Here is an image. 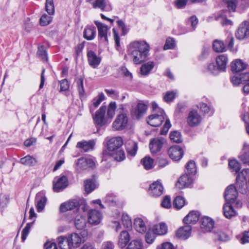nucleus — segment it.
I'll return each instance as SVG.
<instances>
[{"instance_id": "obj_17", "label": "nucleus", "mask_w": 249, "mask_h": 249, "mask_svg": "<svg viewBox=\"0 0 249 249\" xmlns=\"http://www.w3.org/2000/svg\"><path fill=\"white\" fill-rule=\"evenodd\" d=\"M193 183V179L190 174L186 173L181 176L176 183V187L179 189L189 187Z\"/></svg>"}, {"instance_id": "obj_3", "label": "nucleus", "mask_w": 249, "mask_h": 249, "mask_svg": "<svg viewBox=\"0 0 249 249\" xmlns=\"http://www.w3.org/2000/svg\"><path fill=\"white\" fill-rule=\"evenodd\" d=\"M166 115L163 110H160L159 113H154L148 116L147 119L148 124L153 127L160 126L166 120Z\"/></svg>"}, {"instance_id": "obj_31", "label": "nucleus", "mask_w": 249, "mask_h": 249, "mask_svg": "<svg viewBox=\"0 0 249 249\" xmlns=\"http://www.w3.org/2000/svg\"><path fill=\"white\" fill-rule=\"evenodd\" d=\"M147 109V106L143 103H138L134 111V115L139 120L146 113Z\"/></svg>"}, {"instance_id": "obj_48", "label": "nucleus", "mask_w": 249, "mask_h": 249, "mask_svg": "<svg viewBox=\"0 0 249 249\" xmlns=\"http://www.w3.org/2000/svg\"><path fill=\"white\" fill-rule=\"evenodd\" d=\"M37 55L43 62H47L48 59L47 51L45 48H38Z\"/></svg>"}, {"instance_id": "obj_7", "label": "nucleus", "mask_w": 249, "mask_h": 249, "mask_svg": "<svg viewBox=\"0 0 249 249\" xmlns=\"http://www.w3.org/2000/svg\"><path fill=\"white\" fill-rule=\"evenodd\" d=\"M123 144V141L121 137L112 138L107 142V148L104 151H108L109 153L117 151Z\"/></svg>"}, {"instance_id": "obj_50", "label": "nucleus", "mask_w": 249, "mask_h": 249, "mask_svg": "<svg viewBox=\"0 0 249 249\" xmlns=\"http://www.w3.org/2000/svg\"><path fill=\"white\" fill-rule=\"evenodd\" d=\"M35 221L32 222L28 223L25 228L23 229L21 233V240L22 242H24L26 240L32 226L34 224Z\"/></svg>"}, {"instance_id": "obj_40", "label": "nucleus", "mask_w": 249, "mask_h": 249, "mask_svg": "<svg viewBox=\"0 0 249 249\" xmlns=\"http://www.w3.org/2000/svg\"><path fill=\"white\" fill-rule=\"evenodd\" d=\"M77 89L80 98L84 97L85 91L84 88V79L81 77H78L75 79Z\"/></svg>"}, {"instance_id": "obj_14", "label": "nucleus", "mask_w": 249, "mask_h": 249, "mask_svg": "<svg viewBox=\"0 0 249 249\" xmlns=\"http://www.w3.org/2000/svg\"><path fill=\"white\" fill-rule=\"evenodd\" d=\"M104 202L109 206L119 207L122 205L118 196L112 193H108L104 198Z\"/></svg>"}, {"instance_id": "obj_58", "label": "nucleus", "mask_w": 249, "mask_h": 249, "mask_svg": "<svg viewBox=\"0 0 249 249\" xmlns=\"http://www.w3.org/2000/svg\"><path fill=\"white\" fill-rule=\"evenodd\" d=\"M161 206L162 207L166 209H169L171 208L172 205L171 198L169 196H166L163 198L161 203Z\"/></svg>"}, {"instance_id": "obj_15", "label": "nucleus", "mask_w": 249, "mask_h": 249, "mask_svg": "<svg viewBox=\"0 0 249 249\" xmlns=\"http://www.w3.org/2000/svg\"><path fill=\"white\" fill-rule=\"evenodd\" d=\"M68 237L71 249H76L82 243L81 236L79 234L73 232L69 234Z\"/></svg>"}, {"instance_id": "obj_42", "label": "nucleus", "mask_w": 249, "mask_h": 249, "mask_svg": "<svg viewBox=\"0 0 249 249\" xmlns=\"http://www.w3.org/2000/svg\"><path fill=\"white\" fill-rule=\"evenodd\" d=\"M85 191L88 193H90L95 189L94 181L92 179H87L84 181Z\"/></svg>"}, {"instance_id": "obj_22", "label": "nucleus", "mask_w": 249, "mask_h": 249, "mask_svg": "<svg viewBox=\"0 0 249 249\" xmlns=\"http://www.w3.org/2000/svg\"><path fill=\"white\" fill-rule=\"evenodd\" d=\"M125 149L128 158L134 157L138 150L137 143L132 140L128 141L125 145Z\"/></svg>"}, {"instance_id": "obj_33", "label": "nucleus", "mask_w": 249, "mask_h": 249, "mask_svg": "<svg viewBox=\"0 0 249 249\" xmlns=\"http://www.w3.org/2000/svg\"><path fill=\"white\" fill-rule=\"evenodd\" d=\"M155 63L153 61H149L142 64L140 68L141 74L143 76L148 75L155 67Z\"/></svg>"}, {"instance_id": "obj_36", "label": "nucleus", "mask_w": 249, "mask_h": 249, "mask_svg": "<svg viewBox=\"0 0 249 249\" xmlns=\"http://www.w3.org/2000/svg\"><path fill=\"white\" fill-rule=\"evenodd\" d=\"M134 226L136 230L140 233L145 232L146 231V227L143 220L140 218L135 219Z\"/></svg>"}, {"instance_id": "obj_24", "label": "nucleus", "mask_w": 249, "mask_h": 249, "mask_svg": "<svg viewBox=\"0 0 249 249\" xmlns=\"http://www.w3.org/2000/svg\"><path fill=\"white\" fill-rule=\"evenodd\" d=\"M201 229L205 232L212 231L214 226V221L209 217H204L201 219Z\"/></svg>"}, {"instance_id": "obj_28", "label": "nucleus", "mask_w": 249, "mask_h": 249, "mask_svg": "<svg viewBox=\"0 0 249 249\" xmlns=\"http://www.w3.org/2000/svg\"><path fill=\"white\" fill-rule=\"evenodd\" d=\"M199 218L198 212L192 211L183 219V222L186 224H194L198 221Z\"/></svg>"}, {"instance_id": "obj_44", "label": "nucleus", "mask_w": 249, "mask_h": 249, "mask_svg": "<svg viewBox=\"0 0 249 249\" xmlns=\"http://www.w3.org/2000/svg\"><path fill=\"white\" fill-rule=\"evenodd\" d=\"M170 138L171 141L176 143H180L182 142V138L180 132L174 131L170 133Z\"/></svg>"}, {"instance_id": "obj_60", "label": "nucleus", "mask_w": 249, "mask_h": 249, "mask_svg": "<svg viewBox=\"0 0 249 249\" xmlns=\"http://www.w3.org/2000/svg\"><path fill=\"white\" fill-rule=\"evenodd\" d=\"M176 92L172 91H167L165 93L164 95V100L166 102H169L172 101L175 98Z\"/></svg>"}, {"instance_id": "obj_54", "label": "nucleus", "mask_w": 249, "mask_h": 249, "mask_svg": "<svg viewBox=\"0 0 249 249\" xmlns=\"http://www.w3.org/2000/svg\"><path fill=\"white\" fill-rule=\"evenodd\" d=\"M60 84V92L67 91L70 88V83L67 79H64L59 81Z\"/></svg>"}, {"instance_id": "obj_62", "label": "nucleus", "mask_w": 249, "mask_h": 249, "mask_svg": "<svg viewBox=\"0 0 249 249\" xmlns=\"http://www.w3.org/2000/svg\"><path fill=\"white\" fill-rule=\"evenodd\" d=\"M149 47V45L144 40L135 41L130 44V47Z\"/></svg>"}, {"instance_id": "obj_30", "label": "nucleus", "mask_w": 249, "mask_h": 249, "mask_svg": "<svg viewBox=\"0 0 249 249\" xmlns=\"http://www.w3.org/2000/svg\"><path fill=\"white\" fill-rule=\"evenodd\" d=\"M96 34V28L93 26H86L83 32L84 37L88 40H91L93 39Z\"/></svg>"}, {"instance_id": "obj_47", "label": "nucleus", "mask_w": 249, "mask_h": 249, "mask_svg": "<svg viewBox=\"0 0 249 249\" xmlns=\"http://www.w3.org/2000/svg\"><path fill=\"white\" fill-rule=\"evenodd\" d=\"M229 166L231 170L238 173L241 169L240 164L235 160H231L229 162Z\"/></svg>"}, {"instance_id": "obj_13", "label": "nucleus", "mask_w": 249, "mask_h": 249, "mask_svg": "<svg viewBox=\"0 0 249 249\" xmlns=\"http://www.w3.org/2000/svg\"><path fill=\"white\" fill-rule=\"evenodd\" d=\"M102 219V213L96 210H91L88 212V221L92 225L99 224Z\"/></svg>"}, {"instance_id": "obj_9", "label": "nucleus", "mask_w": 249, "mask_h": 249, "mask_svg": "<svg viewBox=\"0 0 249 249\" xmlns=\"http://www.w3.org/2000/svg\"><path fill=\"white\" fill-rule=\"evenodd\" d=\"M237 196L238 192L233 185H230L227 187L224 194V198L227 202H234Z\"/></svg>"}, {"instance_id": "obj_55", "label": "nucleus", "mask_w": 249, "mask_h": 249, "mask_svg": "<svg viewBox=\"0 0 249 249\" xmlns=\"http://www.w3.org/2000/svg\"><path fill=\"white\" fill-rule=\"evenodd\" d=\"M105 99V95L103 93H100L98 96L92 100L93 106L95 108L97 107Z\"/></svg>"}, {"instance_id": "obj_32", "label": "nucleus", "mask_w": 249, "mask_h": 249, "mask_svg": "<svg viewBox=\"0 0 249 249\" xmlns=\"http://www.w3.org/2000/svg\"><path fill=\"white\" fill-rule=\"evenodd\" d=\"M232 203L227 202L223 208L224 214L228 218H230L236 215V212L231 204Z\"/></svg>"}, {"instance_id": "obj_52", "label": "nucleus", "mask_w": 249, "mask_h": 249, "mask_svg": "<svg viewBox=\"0 0 249 249\" xmlns=\"http://www.w3.org/2000/svg\"><path fill=\"white\" fill-rule=\"evenodd\" d=\"M94 8H99L101 10H104L107 5V0H95L94 1L91 2Z\"/></svg>"}, {"instance_id": "obj_49", "label": "nucleus", "mask_w": 249, "mask_h": 249, "mask_svg": "<svg viewBox=\"0 0 249 249\" xmlns=\"http://www.w3.org/2000/svg\"><path fill=\"white\" fill-rule=\"evenodd\" d=\"M142 243L139 240H134L130 242L126 249H142Z\"/></svg>"}, {"instance_id": "obj_6", "label": "nucleus", "mask_w": 249, "mask_h": 249, "mask_svg": "<svg viewBox=\"0 0 249 249\" xmlns=\"http://www.w3.org/2000/svg\"><path fill=\"white\" fill-rule=\"evenodd\" d=\"M165 142L166 140L162 137L151 139L149 144L151 153L152 154H155L160 151Z\"/></svg>"}, {"instance_id": "obj_51", "label": "nucleus", "mask_w": 249, "mask_h": 249, "mask_svg": "<svg viewBox=\"0 0 249 249\" xmlns=\"http://www.w3.org/2000/svg\"><path fill=\"white\" fill-rule=\"evenodd\" d=\"M116 108V103L115 102H110L108 106L107 110V116L108 118L112 119L114 117Z\"/></svg>"}, {"instance_id": "obj_19", "label": "nucleus", "mask_w": 249, "mask_h": 249, "mask_svg": "<svg viewBox=\"0 0 249 249\" xmlns=\"http://www.w3.org/2000/svg\"><path fill=\"white\" fill-rule=\"evenodd\" d=\"M87 57L89 64L94 69L97 68L101 63V57L97 56L95 52L92 51L88 52Z\"/></svg>"}, {"instance_id": "obj_2", "label": "nucleus", "mask_w": 249, "mask_h": 249, "mask_svg": "<svg viewBox=\"0 0 249 249\" xmlns=\"http://www.w3.org/2000/svg\"><path fill=\"white\" fill-rule=\"evenodd\" d=\"M148 54V48H136L132 52L133 60L136 64H140L146 61Z\"/></svg>"}, {"instance_id": "obj_11", "label": "nucleus", "mask_w": 249, "mask_h": 249, "mask_svg": "<svg viewBox=\"0 0 249 249\" xmlns=\"http://www.w3.org/2000/svg\"><path fill=\"white\" fill-rule=\"evenodd\" d=\"M168 153L173 160L178 161L180 160L184 154L182 148L179 145H175L171 147L168 150Z\"/></svg>"}, {"instance_id": "obj_25", "label": "nucleus", "mask_w": 249, "mask_h": 249, "mask_svg": "<svg viewBox=\"0 0 249 249\" xmlns=\"http://www.w3.org/2000/svg\"><path fill=\"white\" fill-rule=\"evenodd\" d=\"M112 127L115 130H122L124 129V114H119L112 124Z\"/></svg>"}, {"instance_id": "obj_18", "label": "nucleus", "mask_w": 249, "mask_h": 249, "mask_svg": "<svg viewBox=\"0 0 249 249\" xmlns=\"http://www.w3.org/2000/svg\"><path fill=\"white\" fill-rule=\"evenodd\" d=\"M79 202L77 200L73 199L71 201L61 204L59 209L61 212L64 213L73 209H75V211H77L79 210Z\"/></svg>"}, {"instance_id": "obj_26", "label": "nucleus", "mask_w": 249, "mask_h": 249, "mask_svg": "<svg viewBox=\"0 0 249 249\" xmlns=\"http://www.w3.org/2000/svg\"><path fill=\"white\" fill-rule=\"evenodd\" d=\"M247 65L240 59H236L231 64V70L233 73H237L244 70Z\"/></svg>"}, {"instance_id": "obj_10", "label": "nucleus", "mask_w": 249, "mask_h": 249, "mask_svg": "<svg viewBox=\"0 0 249 249\" xmlns=\"http://www.w3.org/2000/svg\"><path fill=\"white\" fill-rule=\"evenodd\" d=\"M235 36L238 39H243L249 36V22L242 23L236 32Z\"/></svg>"}, {"instance_id": "obj_61", "label": "nucleus", "mask_w": 249, "mask_h": 249, "mask_svg": "<svg viewBox=\"0 0 249 249\" xmlns=\"http://www.w3.org/2000/svg\"><path fill=\"white\" fill-rule=\"evenodd\" d=\"M237 0H227V7L229 11L234 12L236 8Z\"/></svg>"}, {"instance_id": "obj_39", "label": "nucleus", "mask_w": 249, "mask_h": 249, "mask_svg": "<svg viewBox=\"0 0 249 249\" xmlns=\"http://www.w3.org/2000/svg\"><path fill=\"white\" fill-rule=\"evenodd\" d=\"M167 226L164 223H160L159 225L154 226L153 231L154 233L158 235H164L167 232Z\"/></svg>"}, {"instance_id": "obj_45", "label": "nucleus", "mask_w": 249, "mask_h": 249, "mask_svg": "<svg viewBox=\"0 0 249 249\" xmlns=\"http://www.w3.org/2000/svg\"><path fill=\"white\" fill-rule=\"evenodd\" d=\"M185 203L184 198L181 196H178L174 200L173 206L177 209H180L185 205Z\"/></svg>"}, {"instance_id": "obj_59", "label": "nucleus", "mask_w": 249, "mask_h": 249, "mask_svg": "<svg viewBox=\"0 0 249 249\" xmlns=\"http://www.w3.org/2000/svg\"><path fill=\"white\" fill-rule=\"evenodd\" d=\"M171 126V124L170 120L168 118L166 119L165 124L160 130V134L162 135H166Z\"/></svg>"}, {"instance_id": "obj_23", "label": "nucleus", "mask_w": 249, "mask_h": 249, "mask_svg": "<svg viewBox=\"0 0 249 249\" xmlns=\"http://www.w3.org/2000/svg\"><path fill=\"white\" fill-rule=\"evenodd\" d=\"M192 227L188 224L180 228L177 231V236L182 239H186L191 235Z\"/></svg>"}, {"instance_id": "obj_63", "label": "nucleus", "mask_w": 249, "mask_h": 249, "mask_svg": "<svg viewBox=\"0 0 249 249\" xmlns=\"http://www.w3.org/2000/svg\"><path fill=\"white\" fill-rule=\"evenodd\" d=\"M156 233H151V232H147L145 234V238L146 242L148 244H151L153 242L155 238Z\"/></svg>"}, {"instance_id": "obj_5", "label": "nucleus", "mask_w": 249, "mask_h": 249, "mask_svg": "<svg viewBox=\"0 0 249 249\" xmlns=\"http://www.w3.org/2000/svg\"><path fill=\"white\" fill-rule=\"evenodd\" d=\"M248 173V170L243 169L241 173L238 174L236 178L235 188L237 191L238 190L242 194L247 193V184L246 182V176Z\"/></svg>"}, {"instance_id": "obj_35", "label": "nucleus", "mask_w": 249, "mask_h": 249, "mask_svg": "<svg viewBox=\"0 0 249 249\" xmlns=\"http://www.w3.org/2000/svg\"><path fill=\"white\" fill-rule=\"evenodd\" d=\"M227 12L221 11L217 14L215 16V19L216 20L221 19V23L222 26L231 25L232 22L227 18L225 13Z\"/></svg>"}, {"instance_id": "obj_64", "label": "nucleus", "mask_w": 249, "mask_h": 249, "mask_svg": "<svg viewBox=\"0 0 249 249\" xmlns=\"http://www.w3.org/2000/svg\"><path fill=\"white\" fill-rule=\"evenodd\" d=\"M239 158L244 164L249 165V153H245L241 155Z\"/></svg>"}, {"instance_id": "obj_43", "label": "nucleus", "mask_w": 249, "mask_h": 249, "mask_svg": "<svg viewBox=\"0 0 249 249\" xmlns=\"http://www.w3.org/2000/svg\"><path fill=\"white\" fill-rule=\"evenodd\" d=\"M141 163L145 169L149 170L153 167L154 160L149 156H146L141 160Z\"/></svg>"}, {"instance_id": "obj_37", "label": "nucleus", "mask_w": 249, "mask_h": 249, "mask_svg": "<svg viewBox=\"0 0 249 249\" xmlns=\"http://www.w3.org/2000/svg\"><path fill=\"white\" fill-rule=\"evenodd\" d=\"M74 225L78 230H83L86 226L85 217L82 215H77L74 219Z\"/></svg>"}, {"instance_id": "obj_29", "label": "nucleus", "mask_w": 249, "mask_h": 249, "mask_svg": "<svg viewBox=\"0 0 249 249\" xmlns=\"http://www.w3.org/2000/svg\"><path fill=\"white\" fill-rule=\"evenodd\" d=\"M95 145V142L93 140L89 141H81L77 143L76 147L82 149L85 152L92 150Z\"/></svg>"}, {"instance_id": "obj_21", "label": "nucleus", "mask_w": 249, "mask_h": 249, "mask_svg": "<svg viewBox=\"0 0 249 249\" xmlns=\"http://www.w3.org/2000/svg\"><path fill=\"white\" fill-rule=\"evenodd\" d=\"M103 155L104 158L107 156H110L112 157L114 160L117 161H121L124 159V153L122 150H117L110 153H109L108 151H103Z\"/></svg>"}, {"instance_id": "obj_27", "label": "nucleus", "mask_w": 249, "mask_h": 249, "mask_svg": "<svg viewBox=\"0 0 249 249\" xmlns=\"http://www.w3.org/2000/svg\"><path fill=\"white\" fill-rule=\"evenodd\" d=\"M228 58L225 54H220L216 58V62L220 71H225L226 70Z\"/></svg>"}, {"instance_id": "obj_20", "label": "nucleus", "mask_w": 249, "mask_h": 249, "mask_svg": "<svg viewBox=\"0 0 249 249\" xmlns=\"http://www.w3.org/2000/svg\"><path fill=\"white\" fill-rule=\"evenodd\" d=\"M36 203V209L38 212H41L44 208L47 201V198L43 192L37 193L35 198Z\"/></svg>"}, {"instance_id": "obj_1", "label": "nucleus", "mask_w": 249, "mask_h": 249, "mask_svg": "<svg viewBox=\"0 0 249 249\" xmlns=\"http://www.w3.org/2000/svg\"><path fill=\"white\" fill-rule=\"evenodd\" d=\"M107 107L105 106H102L95 113L92 114V116L94 123L97 128V131L99 127L104 126L106 123L105 113Z\"/></svg>"}, {"instance_id": "obj_16", "label": "nucleus", "mask_w": 249, "mask_h": 249, "mask_svg": "<svg viewBox=\"0 0 249 249\" xmlns=\"http://www.w3.org/2000/svg\"><path fill=\"white\" fill-rule=\"evenodd\" d=\"M163 192V187L160 182L156 181L151 184L149 189V193L154 197L161 196Z\"/></svg>"}, {"instance_id": "obj_41", "label": "nucleus", "mask_w": 249, "mask_h": 249, "mask_svg": "<svg viewBox=\"0 0 249 249\" xmlns=\"http://www.w3.org/2000/svg\"><path fill=\"white\" fill-rule=\"evenodd\" d=\"M20 162L26 166H34L37 162L36 159L33 157L27 155L20 160Z\"/></svg>"}, {"instance_id": "obj_56", "label": "nucleus", "mask_w": 249, "mask_h": 249, "mask_svg": "<svg viewBox=\"0 0 249 249\" xmlns=\"http://www.w3.org/2000/svg\"><path fill=\"white\" fill-rule=\"evenodd\" d=\"M207 71L213 75H217L220 71L218 66L216 67L214 63H210L208 65Z\"/></svg>"}, {"instance_id": "obj_57", "label": "nucleus", "mask_w": 249, "mask_h": 249, "mask_svg": "<svg viewBox=\"0 0 249 249\" xmlns=\"http://www.w3.org/2000/svg\"><path fill=\"white\" fill-rule=\"evenodd\" d=\"M52 20L51 16L44 14L40 18V24L42 26H46L51 23Z\"/></svg>"}, {"instance_id": "obj_4", "label": "nucleus", "mask_w": 249, "mask_h": 249, "mask_svg": "<svg viewBox=\"0 0 249 249\" xmlns=\"http://www.w3.org/2000/svg\"><path fill=\"white\" fill-rule=\"evenodd\" d=\"M75 169L79 172L89 168H93L95 166L94 160L91 159L80 158L75 161Z\"/></svg>"}, {"instance_id": "obj_12", "label": "nucleus", "mask_w": 249, "mask_h": 249, "mask_svg": "<svg viewBox=\"0 0 249 249\" xmlns=\"http://www.w3.org/2000/svg\"><path fill=\"white\" fill-rule=\"evenodd\" d=\"M201 116L195 110H193L189 112L187 119V123L191 127L198 125L201 123Z\"/></svg>"}, {"instance_id": "obj_53", "label": "nucleus", "mask_w": 249, "mask_h": 249, "mask_svg": "<svg viewBox=\"0 0 249 249\" xmlns=\"http://www.w3.org/2000/svg\"><path fill=\"white\" fill-rule=\"evenodd\" d=\"M46 11L50 15L54 14V7L53 0H46Z\"/></svg>"}, {"instance_id": "obj_46", "label": "nucleus", "mask_w": 249, "mask_h": 249, "mask_svg": "<svg viewBox=\"0 0 249 249\" xmlns=\"http://www.w3.org/2000/svg\"><path fill=\"white\" fill-rule=\"evenodd\" d=\"M186 173L188 174H195L196 172V168L195 162L193 160H190L186 165Z\"/></svg>"}, {"instance_id": "obj_38", "label": "nucleus", "mask_w": 249, "mask_h": 249, "mask_svg": "<svg viewBox=\"0 0 249 249\" xmlns=\"http://www.w3.org/2000/svg\"><path fill=\"white\" fill-rule=\"evenodd\" d=\"M57 240L58 246L61 249H71L68 236H58Z\"/></svg>"}, {"instance_id": "obj_8", "label": "nucleus", "mask_w": 249, "mask_h": 249, "mask_svg": "<svg viewBox=\"0 0 249 249\" xmlns=\"http://www.w3.org/2000/svg\"><path fill=\"white\" fill-rule=\"evenodd\" d=\"M68 185V179L66 176H62L53 181V189L54 192H59Z\"/></svg>"}, {"instance_id": "obj_34", "label": "nucleus", "mask_w": 249, "mask_h": 249, "mask_svg": "<svg viewBox=\"0 0 249 249\" xmlns=\"http://www.w3.org/2000/svg\"><path fill=\"white\" fill-rule=\"evenodd\" d=\"M95 23L98 28V34L100 37L103 38L105 41L107 40V26L98 21H95Z\"/></svg>"}]
</instances>
